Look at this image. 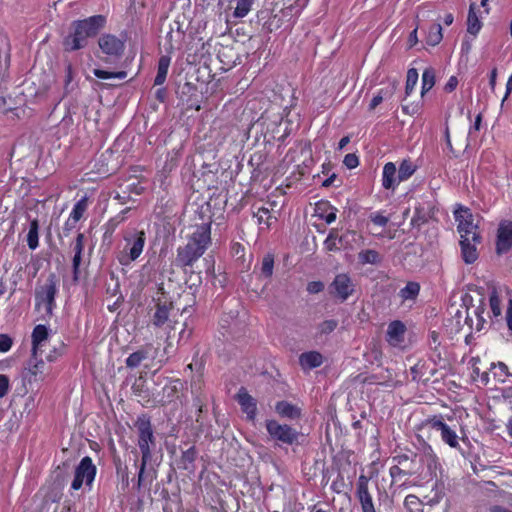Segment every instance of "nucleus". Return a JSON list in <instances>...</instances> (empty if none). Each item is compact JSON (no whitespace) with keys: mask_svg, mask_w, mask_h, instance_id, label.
<instances>
[{"mask_svg":"<svg viewBox=\"0 0 512 512\" xmlns=\"http://www.w3.org/2000/svg\"><path fill=\"white\" fill-rule=\"evenodd\" d=\"M148 358V352L144 349H139L133 353H131L125 363L128 368H136L140 365V363Z\"/></svg>","mask_w":512,"mask_h":512,"instance_id":"nucleus-37","label":"nucleus"},{"mask_svg":"<svg viewBox=\"0 0 512 512\" xmlns=\"http://www.w3.org/2000/svg\"><path fill=\"white\" fill-rule=\"evenodd\" d=\"M405 332L406 327L401 321H392L387 328L386 340L391 346L397 347L404 341Z\"/></svg>","mask_w":512,"mask_h":512,"instance_id":"nucleus-19","label":"nucleus"},{"mask_svg":"<svg viewBox=\"0 0 512 512\" xmlns=\"http://www.w3.org/2000/svg\"><path fill=\"white\" fill-rule=\"evenodd\" d=\"M236 399L241 407V410L246 414L247 419L254 421L257 413L256 400L243 387L239 389L236 395Z\"/></svg>","mask_w":512,"mask_h":512,"instance_id":"nucleus-16","label":"nucleus"},{"mask_svg":"<svg viewBox=\"0 0 512 512\" xmlns=\"http://www.w3.org/2000/svg\"><path fill=\"white\" fill-rule=\"evenodd\" d=\"M64 352V344L60 343L58 346L53 347L46 355V360L48 362H55L60 356H62Z\"/></svg>","mask_w":512,"mask_h":512,"instance_id":"nucleus-49","label":"nucleus"},{"mask_svg":"<svg viewBox=\"0 0 512 512\" xmlns=\"http://www.w3.org/2000/svg\"><path fill=\"white\" fill-rule=\"evenodd\" d=\"M125 245L118 253L117 259L123 266L136 261L143 252L146 244V233L143 230L127 232L124 237Z\"/></svg>","mask_w":512,"mask_h":512,"instance_id":"nucleus-3","label":"nucleus"},{"mask_svg":"<svg viewBox=\"0 0 512 512\" xmlns=\"http://www.w3.org/2000/svg\"><path fill=\"white\" fill-rule=\"evenodd\" d=\"M357 236V233L355 231H347L346 233L342 235H338V243L340 246L347 245L349 243L350 237L355 240V237Z\"/></svg>","mask_w":512,"mask_h":512,"instance_id":"nucleus-57","label":"nucleus"},{"mask_svg":"<svg viewBox=\"0 0 512 512\" xmlns=\"http://www.w3.org/2000/svg\"><path fill=\"white\" fill-rule=\"evenodd\" d=\"M435 85V70L431 67L426 68L422 73V86H421V96L423 97L425 93L432 89Z\"/></svg>","mask_w":512,"mask_h":512,"instance_id":"nucleus-32","label":"nucleus"},{"mask_svg":"<svg viewBox=\"0 0 512 512\" xmlns=\"http://www.w3.org/2000/svg\"><path fill=\"white\" fill-rule=\"evenodd\" d=\"M102 53L111 59H119L125 49V40L112 34H103L98 40Z\"/></svg>","mask_w":512,"mask_h":512,"instance_id":"nucleus-12","label":"nucleus"},{"mask_svg":"<svg viewBox=\"0 0 512 512\" xmlns=\"http://www.w3.org/2000/svg\"><path fill=\"white\" fill-rule=\"evenodd\" d=\"M176 316L177 312H175L173 302L158 298L155 304V311L151 317V324L170 336L171 331L175 329L177 323L175 319Z\"/></svg>","mask_w":512,"mask_h":512,"instance_id":"nucleus-5","label":"nucleus"},{"mask_svg":"<svg viewBox=\"0 0 512 512\" xmlns=\"http://www.w3.org/2000/svg\"><path fill=\"white\" fill-rule=\"evenodd\" d=\"M370 219L375 225L380 226V227L386 226L387 223L389 222L388 217L384 216L383 214H381L379 212L371 214Z\"/></svg>","mask_w":512,"mask_h":512,"instance_id":"nucleus-54","label":"nucleus"},{"mask_svg":"<svg viewBox=\"0 0 512 512\" xmlns=\"http://www.w3.org/2000/svg\"><path fill=\"white\" fill-rule=\"evenodd\" d=\"M442 38L443 34L441 25L439 23L430 25L426 37V43L430 46H436L441 42Z\"/></svg>","mask_w":512,"mask_h":512,"instance_id":"nucleus-31","label":"nucleus"},{"mask_svg":"<svg viewBox=\"0 0 512 512\" xmlns=\"http://www.w3.org/2000/svg\"><path fill=\"white\" fill-rule=\"evenodd\" d=\"M392 461L395 463L394 465H398V467H402L407 469L408 467H412L413 460L410 458L408 454H399L392 458Z\"/></svg>","mask_w":512,"mask_h":512,"instance_id":"nucleus-48","label":"nucleus"},{"mask_svg":"<svg viewBox=\"0 0 512 512\" xmlns=\"http://www.w3.org/2000/svg\"><path fill=\"white\" fill-rule=\"evenodd\" d=\"M481 239L463 238L460 241L462 258L465 263L472 264L478 258V253L475 247Z\"/></svg>","mask_w":512,"mask_h":512,"instance_id":"nucleus-21","label":"nucleus"},{"mask_svg":"<svg viewBox=\"0 0 512 512\" xmlns=\"http://www.w3.org/2000/svg\"><path fill=\"white\" fill-rule=\"evenodd\" d=\"M429 337H430V346L434 349V352L436 353L438 345L440 344V342H439V335H438L437 332L432 331L430 333Z\"/></svg>","mask_w":512,"mask_h":512,"instance_id":"nucleus-63","label":"nucleus"},{"mask_svg":"<svg viewBox=\"0 0 512 512\" xmlns=\"http://www.w3.org/2000/svg\"><path fill=\"white\" fill-rule=\"evenodd\" d=\"M512 91V74L509 76L508 80H507V83H506V92H505V95L502 99V102H501V106L504 105V102L507 100V98L509 97L510 93Z\"/></svg>","mask_w":512,"mask_h":512,"instance_id":"nucleus-64","label":"nucleus"},{"mask_svg":"<svg viewBox=\"0 0 512 512\" xmlns=\"http://www.w3.org/2000/svg\"><path fill=\"white\" fill-rule=\"evenodd\" d=\"M32 350L33 355H42L43 348L49 338V330L45 325H36L32 331Z\"/></svg>","mask_w":512,"mask_h":512,"instance_id":"nucleus-18","label":"nucleus"},{"mask_svg":"<svg viewBox=\"0 0 512 512\" xmlns=\"http://www.w3.org/2000/svg\"><path fill=\"white\" fill-rule=\"evenodd\" d=\"M87 208H88V199H87V197H82L80 200H78L75 203V205L69 215L70 221H73V224H76L83 217Z\"/></svg>","mask_w":512,"mask_h":512,"instance_id":"nucleus-30","label":"nucleus"},{"mask_svg":"<svg viewBox=\"0 0 512 512\" xmlns=\"http://www.w3.org/2000/svg\"><path fill=\"white\" fill-rule=\"evenodd\" d=\"M338 326V321L335 319L324 320L317 325L318 335H328L332 333Z\"/></svg>","mask_w":512,"mask_h":512,"instance_id":"nucleus-42","label":"nucleus"},{"mask_svg":"<svg viewBox=\"0 0 512 512\" xmlns=\"http://www.w3.org/2000/svg\"><path fill=\"white\" fill-rule=\"evenodd\" d=\"M343 163L348 169H354L359 165V158L356 154L349 153L345 155Z\"/></svg>","mask_w":512,"mask_h":512,"instance_id":"nucleus-51","label":"nucleus"},{"mask_svg":"<svg viewBox=\"0 0 512 512\" xmlns=\"http://www.w3.org/2000/svg\"><path fill=\"white\" fill-rule=\"evenodd\" d=\"M275 411L281 417L291 420L298 419L301 417V409L298 406L285 400L278 401L275 404Z\"/></svg>","mask_w":512,"mask_h":512,"instance_id":"nucleus-22","label":"nucleus"},{"mask_svg":"<svg viewBox=\"0 0 512 512\" xmlns=\"http://www.w3.org/2000/svg\"><path fill=\"white\" fill-rule=\"evenodd\" d=\"M400 182L402 181L399 179L396 165L393 162H387L382 171V186L394 191Z\"/></svg>","mask_w":512,"mask_h":512,"instance_id":"nucleus-20","label":"nucleus"},{"mask_svg":"<svg viewBox=\"0 0 512 512\" xmlns=\"http://www.w3.org/2000/svg\"><path fill=\"white\" fill-rule=\"evenodd\" d=\"M420 291V285L417 282H408L404 288L399 292V296L402 300H414Z\"/></svg>","mask_w":512,"mask_h":512,"instance_id":"nucleus-36","label":"nucleus"},{"mask_svg":"<svg viewBox=\"0 0 512 512\" xmlns=\"http://www.w3.org/2000/svg\"><path fill=\"white\" fill-rule=\"evenodd\" d=\"M418 81V72L416 69L411 68L407 72V80H406V86H405V93L406 95H410L412 91L414 90L416 84Z\"/></svg>","mask_w":512,"mask_h":512,"instance_id":"nucleus-44","label":"nucleus"},{"mask_svg":"<svg viewBox=\"0 0 512 512\" xmlns=\"http://www.w3.org/2000/svg\"><path fill=\"white\" fill-rule=\"evenodd\" d=\"M12 346V339L6 334H0V352H7Z\"/></svg>","mask_w":512,"mask_h":512,"instance_id":"nucleus-56","label":"nucleus"},{"mask_svg":"<svg viewBox=\"0 0 512 512\" xmlns=\"http://www.w3.org/2000/svg\"><path fill=\"white\" fill-rule=\"evenodd\" d=\"M85 236L83 233H78L74 242L71 244V251L73 252L72 258V271L74 281L79 279V268L82 261V252L84 249Z\"/></svg>","mask_w":512,"mask_h":512,"instance_id":"nucleus-17","label":"nucleus"},{"mask_svg":"<svg viewBox=\"0 0 512 512\" xmlns=\"http://www.w3.org/2000/svg\"><path fill=\"white\" fill-rule=\"evenodd\" d=\"M480 363L479 357H472L470 360V364L472 367V377L473 379H476V377L481 373L480 369L478 367V364Z\"/></svg>","mask_w":512,"mask_h":512,"instance_id":"nucleus-61","label":"nucleus"},{"mask_svg":"<svg viewBox=\"0 0 512 512\" xmlns=\"http://www.w3.org/2000/svg\"><path fill=\"white\" fill-rule=\"evenodd\" d=\"M368 484V477L360 475L357 481L356 496L361 504L362 512H376Z\"/></svg>","mask_w":512,"mask_h":512,"instance_id":"nucleus-14","label":"nucleus"},{"mask_svg":"<svg viewBox=\"0 0 512 512\" xmlns=\"http://www.w3.org/2000/svg\"><path fill=\"white\" fill-rule=\"evenodd\" d=\"M482 28V22L475 12V4H471L469 7L467 17V32L476 36Z\"/></svg>","mask_w":512,"mask_h":512,"instance_id":"nucleus-27","label":"nucleus"},{"mask_svg":"<svg viewBox=\"0 0 512 512\" xmlns=\"http://www.w3.org/2000/svg\"><path fill=\"white\" fill-rule=\"evenodd\" d=\"M10 389V381L8 376L0 374V398L7 395Z\"/></svg>","mask_w":512,"mask_h":512,"instance_id":"nucleus-52","label":"nucleus"},{"mask_svg":"<svg viewBox=\"0 0 512 512\" xmlns=\"http://www.w3.org/2000/svg\"><path fill=\"white\" fill-rule=\"evenodd\" d=\"M149 462H145L144 460H141V464L139 466L138 471V480H137V489L140 490L141 486L144 484L146 480L145 471L148 466Z\"/></svg>","mask_w":512,"mask_h":512,"instance_id":"nucleus-53","label":"nucleus"},{"mask_svg":"<svg viewBox=\"0 0 512 512\" xmlns=\"http://www.w3.org/2000/svg\"><path fill=\"white\" fill-rule=\"evenodd\" d=\"M512 249V221L501 220L496 232L495 250L497 255L507 254Z\"/></svg>","mask_w":512,"mask_h":512,"instance_id":"nucleus-11","label":"nucleus"},{"mask_svg":"<svg viewBox=\"0 0 512 512\" xmlns=\"http://www.w3.org/2000/svg\"><path fill=\"white\" fill-rule=\"evenodd\" d=\"M404 506L409 512H423L422 502L413 494L405 497Z\"/></svg>","mask_w":512,"mask_h":512,"instance_id":"nucleus-40","label":"nucleus"},{"mask_svg":"<svg viewBox=\"0 0 512 512\" xmlns=\"http://www.w3.org/2000/svg\"><path fill=\"white\" fill-rule=\"evenodd\" d=\"M197 457V450L194 446H191L187 450L182 452V455L178 461V467L183 470L190 471L193 469L194 461Z\"/></svg>","mask_w":512,"mask_h":512,"instance_id":"nucleus-25","label":"nucleus"},{"mask_svg":"<svg viewBox=\"0 0 512 512\" xmlns=\"http://www.w3.org/2000/svg\"><path fill=\"white\" fill-rule=\"evenodd\" d=\"M323 289H324V284L321 281H311L307 285V291L310 294L320 293L321 291H323Z\"/></svg>","mask_w":512,"mask_h":512,"instance_id":"nucleus-55","label":"nucleus"},{"mask_svg":"<svg viewBox=\"0 0 512 512\" xmlns=\"http://www.w3.org/2000/svg\"><path fill=\"white\" fill-rule=\"evenodd\" d=\"M383 101V90H380L376 95L373 96L369 109L374 110Z\"/></svg>","mask_w":512,"mask_h":512,"instance_id":"nucleus-60","label":"nucleus"},{"mask_svg":"<svg viewBox=\"0 0 512 512\" xmlns=\"http://www.w3.org/2000/svg\"><path fill=\"white\" fill-rule=\"evenodd\" d=\"M458 85V79L456 76H451L444 86V90L448 93L454 91Z\"/></svg>","mask_w":512,"mask_h":512,"instance_id":"nucleus-59","label":"nucleus"},{"mask_svg":"<svg viewBox=\"0 0 512 512\" xmlns=\"http://www.w3.org/2000/svg\"><path fill=\"white\" fill-rule=\"evenodd\" d=\"M211 243V224L203 223L196 227L184 247L177 250L176 265L192 266L206 251Z\"/></svg>","mask_w":512,"mask_h":512,"instance_id":"nucleus-2","label":"nucleus"},{"mask_svg":"<svg viewBox=\"0 0 512 512\" xmlns=\"http://www.w3.org/2000/svg\"><path fill=\"white\" fill-rule=\"evenodd\" d=\"M38 356L39 355H33V353H31V358L29 359L25 368L23 375L29 383H32L33 381L44 380L45 378L46 365L44 360Z\"/></svg>","mask_w":512,"mask_h":512,"instance_id":"nucleus-15","label":"nucleus"},{"mask_svg":"<svg viewBox=\"0 0 512 512\" xmlns=\"http://www.w3.org/2000/svg\"><path fill=\"white\" fill-rule=\"evenodd\" d=\"M390 477L392 478V484L397 483L402 480V478L409 477L415 474L412 467H408L407 469L398 467V465H393L389 469Z\"/></svg>","mask_w":512,"mask_h":512,"instance_id":"nucleus-35","label":"nucleus"},{"mask_svg":"<svg viewBox=\"0 0 512 512\" xmlns=\"http://www.w3.org/2000/svg\"><path fill=\"white\" fill-rule=\"evenodd\" d=\"M358 260L361 264H378L381 262L380 254L373 249L362 250L358 253Z\"/></svg>","mask_w":512,"mask_h":512,"instance_id":"nucleus-34","label":"nucleus"},{"mask_svg":"<svg viewBox=\"0 0 512 512\" xmlns=\"http://www.w3.org/2000/svg\"><path fill=\"white\" fill-rule=\"evenodd\" d=\"M423 454L426 457L427 465H428L429 468H431L432 465L436 464L437 456L434 453V451H433L431 446L426 445L424 447Z\"/></svg>","mask_w":512,"mask_h":512,"instance_id":"nucleus-50","label":"nucleus"},{"mask_svg":"<svg viewBox=\"0 0 512 512\" xmlns=\"http://www.w3.org/2000/svg\"><path fill=\"white\" fill-rule=\"evenodd\" d=\"M338 233L335 229H332L326 240L324 241V245L329 251H334L340 249V246H338Z\"/></svg>","mask_w":512,"mask_h":512,"instance_id":"nucleus-47","label":"nucleus"},{"mask_svg":"<svg viewBox=\"0 0 512 512\" xmlns=\"http://www.w3.org/2000/svg\"><path fill=\"white\" fill-rule=\"evenodd\" d=\"M254 0H230L232 15L236 18L245 17L251 10Z\"/></svg>","mask_w":512,"mask_h":512,"instance_id":"nucleus-24","label":"nucleus"},{"mask_svg":"<svg viewBox=\"0 0 512 512\" xmlns=\"http://www.w3.org/2000/svg\"><path fill=\"white\" fill-rule=\"evenodd\" d=\"M75 225L76 224H73V221H70V219L68 218L62 228V232L59 233V235H58L59 238L61 239L62 237L69 236L70 232L74 229Z\"/></svg>","mask_w":512,"mask_h":512,"instance_id":"nucleus-58","label":"nucleus"},{"mask_svg":"<svg viewBox=\"0 0 512 512\" xmlns=\"http://www.w3.org/2000/svg\"><path fill=\"white\" fill-rule=\"evenodd\" d=\"M57 291V279L54 274H50L44 284L35 291V306L38 311L44 310V318H50L53 315Z\"/></svg>","mask_w":512,"mask_h":512,"instance_id":"nucleus-4","label":"nucleus"},{"mask_svg":"<svg viewBox=\"0 0 512 512\" xmlns=\"http://www.w3.org/2000/svg\"><path fill=\"white\" fill-rule=\"evenodd\" d=\"M254 217L257 219L259 225L264 224L268 228L270 226L269 220L271 219L270 210L265 207L259 208L255 213Z\"/></svg>","mask_w":512,"mask_h":512,"instance_id":"nucleus-45","label":"nucleus"},{"mask_svg":"<svg viewBox=\"0 0 512 512\" xmlns=\"http://www.w3.org/2000/svg\"><path fill=\"white\" fill-rule=\"evenodd\" d=\"M93 74L99 79L118 78L122 80L127 77V73L125 71L109 72L98 68L93 70Z\"/></svg>","mask_w":512,"mask_h":512,"instance_id":"nucleus-43","label":"nucleus"},{"mask_svg":"<svg viewBox=\"0 0 512 512\" xmlns=\"http://www.w3.org/2000/svg\"><path fill=\"white\" fill-rule=\"evenodd\" d=\"M490 370L493 373V378L497 383L504 384L507 374L509 373L508 366L503 362L491 363Z\"/></svg>","mask_w":512,"mask_h":512,"instance_id":"nucleus-33","label":"nucleus"},{"mask_svg":"<svg viewBox=\"0 0 512 512\" xmlns=\"http://www.w3.org/2000/svg\"><path fill=\"white\" fill-rule=\"evenodd\" d=\"M489 305L492 312L493 317L497 318L501 315V300L498 294V291L495 287L491 288V292L489 294Z\"/></svg>","mask_w":512,"mask_h":512,"instance_id":"nucleus-38","label":"nucleus"},{"mask_svg":"<svg viewBox=\"0 0 512 512\" xmlns=\"http://www.w3.org/2000/svg\"><path fill=\"white\" fill-rule=\"evenodd\" d=\"M454 217L458 222L457 229L461 239H481L478 226L474 223L473 215L470 213L469 209L460 207L454 212Z\"/></svg>","mask_w":512,"mask_h":512,"instance_id":"nucleus-9","label":"nucleus"},{"mask_svg":"<svg viewBox=\"0 0 512 512\" xmlns=\"http://www.w3.org/2000/svg\"><path fill=\"white\" fill-rule=\"evenodd\" d=\"M97 473L91 457L85 456L75 468L74 479L71 484L73 490H79L84 484L91 488Z\"/></svg>","mask_w":512,"mask_h":512,"instance_id":"nucleus-8","label":"nucleus"},{"mask_svg":"<svg viewBox=\"0 0 512 512\" xmlns=\"http://www.w3.org/2000/svg\"><path fill=\"white\" fill-rule=\"evenodd\" d=\"M171 58L167 55H163L159 58L157 74L154 79L155 85H162L167 77L168 69L170 66Z\"/></svg>","mask_w":512,"mask_h":512,"instance_id":"nucleus-26","label":"nucleus"},{"mask_svg":"<svg viewBox=\"0 0 512 512\" xmlns=\"http://www.w3.org/2000/svg\"><path fill=\"white\" fill-rule=\"evenodd\" d=\"M330 294L337 297L340 301H346L355 291V284L351 277L346 273L337 274L329 286Z\"/></svg>","mask_w":512,"mask_h":512,"instance_id":"nucleus-10","label":"nucleus"},{"mask_svg":"<svg viewBox=\"0 0 512 512\" xmlns=\"http://www.w3.org/2000/svg\"><path fill=\"white\" fill-rule=\"evenodd\" d=\"M317 214L327 224H331L336 220L337 209L330 206L328 203H321L317 206Z\"/></svg>","mask_w":512,"mask_h":512,"instance_id":"nucleus-28","label":"nucleus"},{"mask_svg":"<svg viewBox=\"0 0 512 512\" xmlns=\"http://www.w3.org/2000/svg\"><path fill=\"white\" fill-rule=\"evenodd\" d=\"M27 245L31 250H35L39 246V222L37 219H33L30 222Z\"/></svg>","mask_w":512,"mask_h":512,"instance_id":"nucleus-29","label":"nucleus"},{"mask_svg":"<svg viewBox=\"0 0 512 512\" xmlns=\"http://www.w3.org/2000/svg\"><path fill=\"white\" fill-rule=\"evenodd\" d=\"M505 319H506L508 330L510 331V333L512 335V299L509 300Z\"/></svg>","mask_w":512,"mask_h":512,"instance_id":"nucleus-62","label":"nucleus"},{"mask_svg":"<svg viewBox=\"0 0 512 512\" xmlns=\"http://www.w3.org/2000/svg\"><path fill=\"white\" fill-rule=\"evenodd\" d=\"M265 427L269 437L278 444L292 446L298 444L300 433L288 424H281L274 419H267Z\"/></svg>","mask_w":512,"mask_h":512,"instance_id":"nucleus-7","label":"nucleus"},{"mask_svg":"<svg viewBox=\"0 0 512 512\" xmlns=\"http://www.w3.org/2000/svg\"><path fill=\"white\" fill-rule=\"evenodd\" d=\"M106 17L94 15L71 23L70 32L63 40L64 50L77 51L87 46L88 40L94 38L105 26Z\"/></svg>","mask_w":512,"mask_h":512,"instance_id":"nucleus-1","label":"nucleus"},{"mask_svg":"<svg viewBox=\"0 0 512 512\" xmlns=\"http://www.w3.org/2000/svg\"><path fill=\"white\" fill-rule=\"evenodd\" d=\"M306 3L307 0H295V5L291 4L282 10L283 16L298 15Z\"/></svg>","mask_w":512,"mask_h":512,"instance_id":"nucleus-46","label":"nucleus"},{"mask_svg":"<svg viewBox=\"0 0 512 512\" xmlns=\"http://www.w3.org/2000/svg\"><path fill=\"white\" fill-rule=\"evenodd\" d=\"M274 258L271 254H267L263 257L260 272L265 278H270L273 274Z\"/></svg>","mask_w":512,"mask_h":512,"instance_id":"nucleus-41","label":"nucleus"},{"mask_svg":"<svg viewBox=\"0 0 512 512\" xmlns=\"http://www.w3.org/2000/svg\"><path fill=\"white\" fill-rule=\"evenodd\" d=\"M135 427L138 431V447L141 452V460H144V463L150 462L152 447L156 445L150 418L145 414L138 416Z\"/></svg>","mask_w":512,"mask_h":512,"instance_id":"nucleus-6","label":"nucleus"},{"mask_svg":"<svg viewBox=\"0 0 512 512\" xmlns=\"http://www.w3.org/2000/svg\"><path fill=\"white\" fill-rule=\"evenodd\" d=\"M299 363L303 369H314L322 365L323 356L317 351L302 353L299 357Z\"/></svg>","mask_w":512,"mask_h":512,"instance_id":"nucleus-23","label":"nucleus"},{"mask_svg":"<svg viewBox=\"0 0 512 512\" xmlns=\"http://www.w3.org/2000/svg\"><path fill=\"white\" fill-rule=\"evenodd\" d=\"M416 171V166L409 160H403L398 169L399 179L405 181Z\"/></svg>","mask_w":512,"mask_h":512,"instance_id":"nucleus-39","label":"nucleus"},{"mask_svg":"<svg viewBox=\"0 0 512 512\" xmlns=\"http://www.w3.org/2000/svg\"><path fill=\"white\" fill-rule=\"evenodd\" d=\"M430 427L440 432L442 441L449 447L460 449L459 437L454 429H452L441 417H434L428 421Z\"/></svg>","mask_w":512,"mask_h":512,"instance_id":"nucleus-13","label":"nucleus"}]
</instances>
